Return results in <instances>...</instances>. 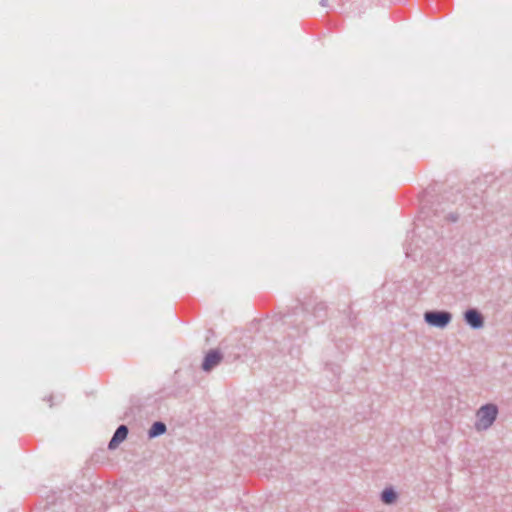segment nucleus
<instances>
[{
    "label": "nucleus",
    "mask_w": 512,
    "mask_h": 512,
    "mask_svg": "<svg viewBox=\"0 0 512 512\" xmlns=\"http://www.w3.org/2000/svg\"><path fill=\"white\" fill-rule=\"evenodd\" d=\"M313 314L316 318H324L326 316V305L323 302H319L313 308Z\"/></svg>",
    "instance_id": "nucleus-8"
},
{
    "label": "nucleus",
    "mask_w": 512,
    "mask_h": 512,
    "mask_svg": "<svg viewBox=\"0 0 512 512\" xmlns=\"http://www.w3.org/2000/svg\"><path fill=\"white\" fill-rule=\"evenodd\" d=\"M48 401L50 402V406L52 407L53 406V403H52V396L49 397Z\"/></svg>",
    "instance_id": "nucleus-11"
},
{
    "label": "nucleus",
    "mask_w": 512,
    "mask_h": 512,
    "mask_svg": "<svg viewBox=\"0 0 512 512\" xmlns=\"http://www.w3.org/2000/svg\"><path fill=\"white\" fill-rule=\"evenodd\" d=\"M424 321L431 327L444 329L452 321V314L445 310H429L424 313Z\"/></svg>",
    "instance_id": "nucleus-2"
},
{
    "label": "nucleus",
    "mask_w": 512,
    "mask_h": 512,
    "mask_svg": "<svg viewBox=\"0 0 512 512\" xmlns=\"http://www.w3.org/2000/svg\"><path fill=\"white\" fill-rule=\"evenodd\" d=\"M301 306L304 310H308V306H309V303L304 301V302H301Z\"/></svg>",
    "instance_id": "nucleus-10"
},
{
    "label": "nucleus",
    "mask_w": 512,
    "mask_h": 512,
    "mask_svg": "<svg viewBox=\"0 0 512 512\" xmlns=\"http://www.w3.org/2000/svg\"><path fill=\"white\" fill-rule=\"evenodd\" d=\"M464 321L474 330L481 329L484 326V316L476 308H470L464 312Z\"/></svg>",
    "instance_id": "nucleus-4"
},
{
    "label": "nucleus",
    "mask_w": 512,
    "mask_h": 512,
    "mask_svg": "<svg viewBox=\"0 0 512 512\" xmlns=\"http://www.w3.org/2000/svg\"><path fill=\"white\" fill-rule=\"evenodd\" d=\"M398 495L392 487H387L381 492V501L384 504H392L396 501Z\"/></svg>",
    "instance_id": "nucleus-7"
},
{
    "label": "nucleus",
    "mask_w": 512,
    "mask_h": 512,
    "mask_svg": "<svg viewBox=\"0 0 512 512\" xmlns=\"http://www.w3.org/2000/svg\"><path fill=\"white\" fill-rule=\"evenodd\" d=\"M167 431L166 424L162 421L154 422L148 430V437L150 439L159 437Z\"/></svg>",
    "instance_id": "nucleus-6"
},
{
    "label": "nucleus",
    "mask_w": 512,
    "mask_h": 512,
    "mask_svg": "<svg viewBox=\"0 0 512 512\" xmlns=\"http://www.w3.org/2000/svg\"><path fill=\"white\" fill-rule=\"evenodd\" d=\"M223 360V353L218 349H212L205 355L201 368L205 372L212 371Z\"/></svg>",
    "instance_id": "nucleus-3"
},
{
    "label": "nucleus",
    "mask_w": 512,
    "mask_h": 512,
    "mask_svg": "<svg viewBox=\"0 0 512 512\" xmlns=\"http://www.w3.org/2000/svg\"><path fill=\"white\" fill-rule=\"evenodd\" d=\"M129 429L126 425L122 424L118 426L116 431L114 432L111 440L108 443V449L114 450L116 449L120 443H122L128 436Z\"/></svg>",
    "instance_id": "nucleus-5"
},
{
    "label": "nucleus",
    "mask_w": 512,
    "mask_h": 512,
    "mask_svg": "<svg viewBox=\"0 0 512 512\" xmlns=\"http://www.w3.org/2000/svg\"><path fill=\"white\" fill-rule=\"evenodd\" d=\"M307 332V327L299 328V331L297 332L296 336H300L301 334H305ZM292 337H295V335H291Z\"/></svg>",
    "instance_id": "nucleus-9"
},
{
    "label": "nucleus",
    "mask_w": 512,
    "mask_h": 512,
    "mask_svg": "<svg viewBox=\"0 0 512 512\" xmlns=\"http://www.w3.org/2000/svg\"><path fill=\"white\" fill-rule=\"evenodd\" d=\"M498 407L495 404H485L477 411L475 428L478 431L487 430L496 420Z\"/></svg>",
    "instance_id": "nucleus-1"
}]
</instances>
